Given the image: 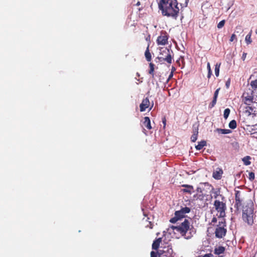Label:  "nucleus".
<instances>
[{
    "label": "nucleus",
    "instance_id": "obj_21",
    "mask_svg": "<svg viewBox=\"0 0 257 257\" xmlns=\"http://www.w3.org/2000/svg\"><path fill=\"white\" fill-rule=\"evenodd\" d=\"M154 67H155V65L153 63H150L149 64L150 69L149 71V74H150V75H152L153 78H154V75H155V74H154L155 68H154Z\"/></svg>",
    "mask_w": 257,
    "mask_h": 257
},
{
    "label": "nucleus",
    "instance_id": "obj_37",
    "mask_svg": "<svg viewBox=\"0 0 257 257\" xmlns=\"http://www.w3.org/2000/svg\"><path fill=\"white\" fill-rule=\"evenodd\" d=\"M162 122H163V123L164 124L163 127H164V128H165V127H166V117L165 116H164L162 118Z\"/></svg>",
    "mask_w": 257,
    "mask_h": 257
},
{
    "label": "nucleus",
    "instance_id": "obj_26",
    "mask_svg": "<svg viewBox=\"0 0 257 257\" xmlns=\"http://www.w3.org/2000/svg\"><path fill=\"white\" fill-rule=\"evenodd\" d=\"M253 96H247L244 97V100L245 102L244 103L246 104L249 105L250 103L252 102L253 101Z\"/></svg>",
    "mask_w": 257,
    "mask_h": 257
},
{
    "label": "nucleus",
    "instance_id": "obj_15",
    "mask_svg": "<svg viewBox=\"0 0 257 257\" xmlns=\"http://www.w3.org/2000/svg\"><path fill=\"white\" fill-rule=\"evenodd\" d=\"M162 239L161 237L156 239L153 242L152 249L154 250H158L160 247V243L162 242Z\"/></svg>",
    "mask_w": 257,
    "mask_h": 257
},
{
    "label": "nucleus",
    "instance_id": "obj_27",
    "mask_svg": "<svg viewBox=\"0 0 257 257\" xmlns=\"http://www.w3.org/2000/svg\"><path fill=\"white\" fill-rule=\"evenodd\" d=\"M148 219H149V218H148L147 219H146L145 220V218L143 219V220L145 222V226L146 227H149V228L152 229L153 227V224L151 222V221H148Z\"/></svg>",
    "mask_w": 257,
    "mask_h": 257
},
{
    "label": "nucleus",
    "instance_id": "obj_43",
    "mask_svg": "<svg viewBox=\"0 0 257 257\" xmlns=\"http://www.w3.org/2000/svg\"><path fill=\"white\" fill-rule=\"evenodd\" d=\"M207 67L208 71L211 70V67H210V65L209 62L207 63Z\"/></svg>",
    "mask_w": 257,
    "mask_h": 257
},
{
    "label": "nucleus",
    "instance_id": "obj_5",
    "mask_svg": "<svg viewBox=\"0 0 257 257\" xmlns=\"http://www.w3.org/2000/svg\"><path fill=\"white\" fill-rule=\"evenodd\" d=\"M190 221L185 219L184 221L181 223V224L178 226H172L171 228L173 230H175L179 232L182 236H184L185 238H188V237H186V234L187 232L190 229Z\"/></svg>",
    "mask_w": 257,
    "mask_h": 257
},
{
    "label": "nucleus",
    "instance_id": "obj_14",
    "mask_svg": "<svg viewBox=\"0 0 257 257\" xmlns=\"http://www.w3.org/2000/svg\"><path fill=\"white\" fill-rule=\"evenodd\" d=\"M223 174V171L220 168H217L215 171L213 172L212 177L216 180L221 179Z\"/></svg>",
    "mask_w": 257,
    "mask_h": 257
},
{
    "label": "nucleus",
    "instance_id": "obj_2",
    "mask_svg": "<svg viewBox=\"0 0 257 257\" xmlns=\"http://www.w3.org/2000/svg\"><path fill=\"white\" fill-rule=\"evenodd\" d=\"M242 218L244 222L249 225L253 223L254 218V205L251 201L246 202L242 207Z\"/></svg>",
    "mask_w": 257,
    "mask_h": 257
},
{
    "label": "nucleus",
    "instance_id": "obj_24",
    "mask_svg": "<svg viewBox=\"0 0 257 257\" xmlns=\"http://www.w3.org/2000/svg\"><path fill=\"white\" fill-rule=\"evenodd\" d=\"M216 131L218 133L221 134H228L231 132V131L228 129L217 128Z\"/></svg>",
    "mask_w": 257,
    "mask_h": 257
},
{
    "label": "nucleus",
    "instance_id": "obj_13",
    "mask_svg": "<svg viewBox=\"0 0 257 257\" xmlns=\"http://www.w3.org/2000/svg\"><path fill=\"white\" fill-rule=\"evenodd\" d=\"M150 102L148 97H146L142 100V103L140 105V111L143 112L146 110L150 106Z\"/></svg>",
    "mask_w": 257,
    "mask_h": 257
},
{
    "label": "nucleus",
    "instance_id": "obj_53",
    "mask_svg": "<svg viewBox=\"0 0 257 257\" xmlns=\"http://www.w3.org/2000/svg\"><path fill=\"white\" fill-rule=\"evenodd\" d=\"M152 105H153V104ZM152 107H153V106H151V107L150 108V109L152 108Z\"/></svg>",
    "mask_w": 257,
    "mask_h": 257
},
{
    "label": "nucleus",
    "instance_id": "obj_3",
    "mask_svg": "<svg viewBox=\"0 0 257 257\" xmlns=\"http://www.w3.org/2000/svg\"><path fill=\"white\" fill-rule=\"evenodd\" d=\"M213 205L215 210L219 213V217H224L226 209L225 198L222 197V199H216L214 202Z\"/></svg>",
    "mask_w": 257,
    "mask_h": 257
},
{
    "label": "nucleus",
    "instance_id": "obj_34",
    "mask_svg": "<svg viewBox=\"0 0 257 257\" xmlns=\"http://www.w3.org/2000/svg\"><path fill=\"white\" fill-rule=\"evenodd\" d=\"M225 20H222L218 24H217V28L218 29L222 28L225 24Z\"/></svg>",
    "mask_w": 257,
    "mask_h": 257
},
{
    "label": "nucleus",
    "instance_id": "obj_6",
    "mask_svg": "<svg viewBox=\"0 0 257 257\" xmlns=\"http://www.w3.org/2000/svg\"><path fill=\"white\" fill-rule=\"evenodd\" d=\"M196 191L197 193L194 195L193 197L196 198V200H199L206 202L210 201L212 198L211 195L207 194L205 192L204 189L200 187H198L196 188Z\"/></svg>",
    "mask_w": 257,
    "mask_h": 257
},
{
    "label": "nucleus",
    "instance_id": "obj_30",
    "mask_svg": "<svg viewBox=\"0 0 257 257\" xmlns=\"http://www.w3.org/2000/svg\"><path fill=\"white\" fill-rule=\"evenodd\" d=\"M250 86L253 90L257 89V79L250 82Z\"/></svg>",
    "mask_w": 257,
    "mask_h": 257
},
{
    "label": "nucleus",
    "instance_id": "obj_44",
    "mask_svg": "<svg viewBox=\"0 0 257 257\" xmlns=\"http://www.w3.org/2000/svg\"><path fill=\"white\" fill-rule=\"evenodd\" d=\"M211 75H212V71L211 70V71H208V75H207L208 78H210Z\"/></svg>",
    "mask_w": 257,
    "mask_h": 257
},
{
    "label": "nucleus",
    "instance_id": "obj_29",
    "mask_svg": "<svg viewBox=\"0 0 257 257\" xmlns=\"http://www.w3.org/2000/svg\"><path fill=\"white\" fill-rule=\"evenodd\" d=\"M236 121L235 120H232L229 123V127L231 129H234L236 127Z\"/></svg>",
    "mask_w": 257,
    "mask_h": 257
},
{
    "label": "nucleus",
    "instance_id": "obj_45",
    "mask_svg": "<svg viewBox=\"0 0 257 257\" xmlns=\"http://www.w3.org/2000/svg\"><path fill=\"white\" fill-rule=\"evenodd\" d=\"M217 222V218L216 217H213L212 219V222Z\"/></svg>",
    "mask_w": 257,
    "mask_h": 257
},
{
    "label": "nucleus",
    "instance_id": "obj_36",
    "mask_svg": "<svg viewBox=\"0 0 257 257\" xmlns=\"http://www.w3.org/2000/svg\"><path fill=\"white\" fill-rule=\"evenodd\" d=\"M234 39H236V35L234 34H233L230 38V42H233L234 41Z\"/></svg>",
    "mask_w": 257,
    "mask_h": 257
},
{
    "label": "nucleus",
    "instance_id": "obj_17",
    "mask_svg": "<svg viewBox=\"0 0 257 257\" xmlns=\"http://www.w3.org/2000/svg\"><path fill=\"white\" fill-rule=\"evenodd\" d=\"M144 125L148 130H151L152 128V126L151 124V120L150 118L148 116H145L144 118L143 121Z\"/></svg>",
    "mask_w": 257,
    "mask_h": 257
},
{
    "label": "nucleus",
    "instance_id": "obj_8",
    "mask_svg": "<svg viewBox=\"0 0 257 257\" xmlns=\"http://www.w3.org/2000/svg\"><path fill=\"white\" fill-rule=\"evenodd\" d=\"M226 223L225 219L222 218L219 221L218 224L215 229V234L216 237L221 238L224 236L226 233V229L225 228Z\"/></svg>",
    "mask_w": 257,
    "mask_h": 257
},
{
    "label": "nucleus",
    "instance_id": "obj_7",
    "mask_svg": "<svg viewBox=\"0 0 257 257\" xmlns=\"http://www.w3.org/2000/svg\"><path fill=\"white\" fill-rule=\"evenodd\" d=\"M190 212V208L188 207L182 208L180 210L176 211L175 216L170 220V222L172 223H176L179 220L185 217V214Z\"/></svg>",
    "mask_w": 257,
    "mask_h": 257
},
{
    "label": "nucleus",
    "instance_id": "obj_22",
    "mask_svg": "<svg viewBox=\"0 0 257 257\" xmlns=\"http://www.w3.org/2000/svg\"><path fill=\"white\" fill-rule=\"evenodd\" d=\"M206 145V142L205 141H202L198 143V144L196 146L195 148L197 150H201L203 147Z\"/></svg>",
    "mask_w": 257,
    "mask_h": 257
},
{
    "label": "nucleus",
    "instance_id": "obj_48",
    "mask_svg": "<svg viewBox=\"0 0 257 257\" xmlns=\"http://www.w3.org/2000/svg\"><path fill=\"white\" fill-rule=\"evenodd\" d=\"M175 70V67H172V71L173 72Z\"/></svg>",
    "mask_w": 257,
    "mask_h": 257
},
{
    "label": "nucleus",
    "instance_id": "obj_39",
    "mask_svg": "<svg viewBox=\"0 0 257 257\" xmlns=\"http://www.w3.org/2000/svg\"><path fill=\"white\" fill-rule=\"evenodd\" d=\"M230 79H229L226 82V83H225V85L226 86V87L228 88H229V85H230Z\"/></svg>",
    "mask_w": 257,
    "mask_h": 257
},
{
    "label": "nucleus",
    "instance_id": "obj_38",
    "mask_svg": "<svg viewBox=\"0 0 257 257\" xmlns=\"http://www.w3.org/2000/svg\"><path fill=\"white\" fill-rule=\"evenodd\" d=\"M157 253L155 252L154 251H152L151 252V257H157Z\"/></svg>",
    "mask_w": 257,
    "mask_h": 257
},
{
    "label": "nucleus",
    "instance_id": "obj_31",
    "mask_svg": "<svg viewBox=\"0 0 257 257\" xmlns=\"http://www.w3.org/2000/svg\"><path fill=\"white\" fill-rule=\"evenodd\" d=\"M216 101H217V99H215V98H213V100L209 103V104L208 105L209 108L211 109V108H213L216 104Z\"/></svg>",
    "mask_w": 257,
    "mask_h": 257
},
{
    "label": "nucleus",
    "instance_id": "obj_47",
    "mask_svg": "<svg viewBox=\"0 0 257 257\" xmlns=\"http://www.w3.org/2000/svg\"><path fill=\"white\" fill-rule=\"evenodd\" d=\"M189 0H185V6L187 7L189 3Z\"/></svg>",
    "mask_w": 257,
    "mask_h": 257
},
{
    "label": "nucleus",
    "instance_id": "obj_41",
    "mask_svg": "<svg viewBox=\"0 0 257 257\" xmlns=\"http://www.w3.org/2000/svg\"><path fill=\"white\" fill-rule=\"evenodd\" d=\"M246 55H247V53H245V52L243 53L242 56V59L243 61L245 59Z\"/></svg>",
    "mask_w": 257,
    "mask_h": 257
},
{
    "label": "nucleus",
    "instance_id": "obj_25",
    "mask_svg": "<svg viewBox=\"0 0 257 257\" xmlns=\"http://www.w3.org/2000/svg\"><path fill=\"white\" fill-rule=\"evenodd\" d=\"M252 31H250L248 34H247L245 38L246 43L248 45L251 43L252 40L251 39Z\"/></svg>",
    "mask_w": 257,
    "mask_h": 257
},
{
    "label": "nucleus",
    "instance_id": "obj_18",
    "mask_svg": "<svg viewBox=\"0 0 257 257\" xmlns=\"http://www.w3.org/2000/svg\"><path fill=\"white\" fill-rule=\"evenodd\" d=\"M225 248L222 246H219L217 247H215L214 249V253L216 255H219L223 253L225 251Z\"/></svg>",
    "mask_w": 257,
    "mask_h": 257
},
{
    "label": "nucleus",
    "instance_id": "obj_1",
    "mask_svg": "<svg viewBox=\"0 0 257 257\" xmlns=\"http://www.w3.org/2000/svg\"><path fill=\"white\" fill-rule=\"evenodd\" d=\"M159 7L163 15L171 17L175 19L177 18L179 8L176 0H161Z\"/></svg>",
    "mask_w": 257,
    "mask_h": 257
},
{
    "label": "nucleus",
    "instance_id": "obj_52",
    "mask_svg": "<svg viewBox=\"0 0 257 257\" xmlns=\"http://www.w3.org/2000/svg\"><path fill=\"white\" fill-rule=\"evenodd\" d=\"M184 189H189L188 188H186Z\"/></svg>",
    "mask_w": 257,
    "mask_h": 257
},
{
    "label": "nucleus",
    "instance_id": "obj_9",
    "mask_svg": "<svg viewBox=\"0 0 257 257\" xmlns=\"http://www.w3.org/2000/svg\"><path fill=\"white\" fill-rule=\"evenodd\" d=\"M243 198L242 197L241 192L239 190H235V204L234 208L237 211L240 210L242 207Z\"/></svg>",
    "mask_w": 257,
    "mask_h": 257
},
{
    "label": "nucleus",
    "instance_id": "obj_4",
    "mask_svg": "<svg viewBox=\"0 0 257 257\" xmlns=\"http://www.w3.org/2000/svg\"><path fill=\"white\" fill-rule=\"evenodd\" d=\"M159 256L163 255L165 257H174L173 250L171 244L168 242H164L162 244L160 249L158 251Z\"/></svg>",
    "mask_w": 257,
    "mask_h": 257
},
{
    "label": "nucleus",
    "instance_id": "obj_16",
    "mask_svg": "<svg viewBox=\"0 0 257 257\" xmlns=\"http://www.w3.org/2000/svg\"><path fill=\"white\" fill-rule=\"evenodd\" d=\"M182 187L186 188H188L189 189H182V191L184 193H187L189 194H191L194 192V187L192 185H187V184H183L182 185Z\"/></svg>",
    "mask_w": 257,
    "mask_h": 257
},
{
    "label": "nucleus",
    "instance_id": "obj_46",
    "mask_svg": "<svg viewBox=\"0 0 257 257\" xmlns=\"http://www.w3.org/2000/svg\"><path fill=\"white\" fill-rule=\"evenodd\" d=\"M246 109H247V110H249L252 111V110H253L252 108L251 107H250V106L247 107Z\"/></svg>",
    "mask_w": 257,
    "mask_h": 257
},
{
    "label": "nucleus",
    "instance_id": "obj_23",
    "mask_svg": "<svg viewBox=\"0 0 257 257\" xmlns=\"http://www.w3.org/2000/svg\"><path fill=\"white\" fill-rule=\"evenodd\" d=\"M250 159L251 157L250 156H247L242 158V160L245 165L248 166L251 164V162L250 161Z\"/></svg>",
    "mask_w": 257,
    "mask_h": 257
},
{
    "label": "nucleus",
    "instance_id": "obj_19",
    "mask_svg": "<svg viewBox=\"0 0 257 257\" xmlns=\"http://www.w3.org/2000/svg\"><path fill=\"white\" fill-rule=\"evenodd\" d=\"M193 134L191 137V140L192 142H195L197 139V136L198 134V127L193 128Z\"/></svg>",
    "mask_w": 257,
    "mask_h": 257
},
{
    "label": "nucleus",
    "instance_id": "obj_35",
    "mask_svg": "<svg viewBox=\"0 0 257 257\" xmlns=\"http://www.w3.org/2000/svg\"><path fill=\"white\" fill-rule=\"evenodd\" d=\"M219 90H220V88L217 89L214 92V96H213V98H215V99H217V97H218V93H219Z\"/></svg>",
    "mask_w": 257,
    "mask_h": 257
},
{
    "label": "nucleus",
    "instance_id": "obj_10",
    "mask_svg": "<svg viewBox=\"0 0 257 257\" xmlns=\"http://www.w3.org/2000/svg\"><path fill=\"white\" fill-rule=\"evenodd\" d=\"M205 185H207L209 187V189H210V193H211V196L212 198H214L216 199H217L218 198L222 199V197H224L223 195L220 194V188H216L215 189L213 186L208 183H204Z\"/></svg>",
    "mask_w": 257,
    "mask_h": 257
},
{
    "label": "nucleus",
    "instance_id": "obj_20",
    "mask_svg": "<svg viewBox=\"0 0 257 257\" xmlns=\"http://www.w3.org/2000/svg\"><path fill=\"white\" fill-rule=\"evenodd\" d=\"M145 56L146 59L147 61L150 62L151 61L152 56H151V54L149 51V45L148 46V47L146 50V51L145 53Z\"/></svg>",
    "mask_w": 257,
    "mask_h": 257
},
{
    "label": "nucleus",
    "instance_id": "obj_28",
    "mask_svg": "<svg viewBox=\"0 0 257 257\" xmlns=\"http://www.w3.org/2000/svg\"><path fill=\"white\" fill-rule=\"evenodd\" d=\"M220 65L221 63H216L215 66V74L217 77L219 76Z\"/></svg>",
    "mask_w": 257,
    "mask_h": 257
},
{
    "label": "nucleus",
    "instance_id": "obj_51",
    "mask_svg": "<svg viewBox=\"0 0 257 257\" xmlns=\"http://www.w3.org/2000/svg\"><path fill=\"white\" fill-rule=\"evenodd\" d=\"M163 56L164 57V58H165V57H166V55H165V56Z\"/></svg>",
    "mask_w": 257,
    "mask_h": 257
},
{
    "label": "nucleus",
    "instance_id": "obj_50",
    "mask_svg": "<svg viewBox=\"0 0 257 257\" xmlns=\"http://www.w3.org/2000/svg\"><path fill=\"white\" fill-rule=\"evenodd\" d=\"M255 33L257 34V29L255 31Z\"/></svg>",
    "mask_w": 257,
    "mask_h": 257
},
{
    "label": "nucleus",
    "instance_id": "obj_40",
    "mask_svg": "<svg viewBox=\"0 0 257 257\" xmlns=\"http://www.w3.org/2000/svg\"><path fill=\"white\" fill-rule=\"evenodd\" d=\"M173 76V71H171V72L170 73V75L169 76V77H168V79L167 80V82H168L169 81V80L172 78Z\"/></svg>",
    "mask_w": 257,
    "mask_h": 257
},
{
    "label": "nucleus",
    "instance_id": "obj_42",
    "mask_svg": "<svg viewBox=\"0 0 257 257\" xmlns=\"http://www.w3.org/2000/svg\"><path fill=\"white\" fill-rule=\"evenodd\" d=\"M213 254L211 253H207L202 256V257H212Z\"/></svg>",
    "mask_w": 257,
    "mask_h": 257
},
{
    "label": "nucleus",
    "instance_id": "obj_33",
    "mask_svg": "<svg viewBox=\"0 0 257 257\" xmlns=\"http://www.w3.org/2000/svg\"><path fill=\"white\" fill-rule=\"evenodd\" d=\"M255 176L253 172H249L248 174V179L250 181H253L254 179Z\"/></svg>",
    "mask_w": 257,
    "mask_h": 257
},
{
    "label": "nucleus",
    "instance_id": "obj_12",
    "mask_svg": "<svg viewBox=\"0 0 257 257\" xmlns=\"http://www.w3.org/2000/svg\"><path fill=\"white\" fill-rule=\"evenodd\" d=\"M168 36L166 32H162L161 35L157 39L159 45H165L168 43Z\"/></svg>",
    "mask_w": 257,
    "mask_h": 257
},
{
    "label": "nucleus",
    "instance_id": "obj_54",
    "mask_svg": "<svg viewBox=\"0 0 257 257\" xmlns=\"http://www.w3.org/2000/svg\"><path fill=\"white\" fill-rule=\"evenodd\" d=\"M219 257H223V256H219Z\"/></svg>",
    "mask_w": 257,
    "mask_h": 257
},
{
    "label": "nucleus",
    "instance_id": "obj_32",
    "mask_svg": "<svg viewBox=\"0 0 257 257\" xmlns=\"http://www.w3.org/2000/svg\"><path fill=\"white\" fill-rule=\"evenodd\" d=\"M230 109L229 108H226L224 111L223 116L225 119H227L230 113Z\"/></svg>",
    "mask_w": 257,
    "mask_h": 257
},
{
    "label": "nucleus",
    "instance_id": "obj_49",
    "mask_svg": "<svg viewBox=\"0 0 257 257\" xmlns=\"http://www.w3.org/2000/svg\"><path fill=\"white\" fill-rule=\"evenodd\" d=\"M136 5L137 6H140V2H138V3H137Z\"/></svg>",
    "mask_w": 257,
    "mask_h": 257
},
{
    "label": "nucleus",
    "instance_id": "obj_11",
    "mask_svg": "<svg viewBox=\"0 0 257 257\" xmlns=\"http://www.w3.org/2000/svg\"><path fill=\"white\" fill-rule=\"evenodd\" d=\"M166 54V56L164 58L163 56H158L157 59L159 60V62L163 63L164 61L167 62L169 64H171L172 63L173 57L171 54V52L169 49H166L163 51Z\"/></svg>",
    "mask_w": 257,
    "mask_h": 257
}]
</instances>
